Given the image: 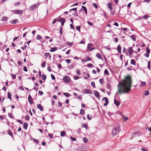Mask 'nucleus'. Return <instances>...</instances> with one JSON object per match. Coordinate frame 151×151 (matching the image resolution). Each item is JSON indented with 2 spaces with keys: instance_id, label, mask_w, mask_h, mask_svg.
<instances>
[{
  "instance_id": "nucleus-1",
  "label": "nucleus",
  "mask_w": 151,
  "mask_h": 151,
  "mask_svg": "<svg viewBox=\"0 0 151 151\" xmlns=\"http://www.w3.org/2000/svg\"><path fill=\"white\" fill-rule=\"evenodd\" d=\"M131 80L130 76H126L125 80L122 81V83L119 84V88L117 93L119 94L122 93H129L131 90Z\"/></svg>"
},
{
  "instance_id": "nucleus-2",
  "label": "nucleus",
  "mask_w": 151,
  "mask_h": 151,
  "mask_svg": "<svg viewBox=\"0 0 151 151\" xmlns=\"http://www.w3.org/2000/svg\"><path fill=\"white\" fill-rule=\"evenodd\" d=\"M83 92L84 93H88L90 94H92V92L89 89H85L83 90Z\"/></svg>"
},
{
  "instance_id": "nucleus-3",
  "label": "nucleus",
  "mask_w": 151,
  "mask_h": 151,
  "mask_svg": "<svg viewBox=\"0 0 151 151\" xmlns=\"http://www.w3.org/2000/svg\"><path fill=\"white\" fill-rule=\"evenodd\" d=\"M63 80L65 82H66V83L69 82L70 81V78L68 76L64 77Z\"/></svg>"
},
{
  "instance_id": "nucleus-4",
  "label": "nucleus",
  "mask_w": 151,
  "mask_h": 151,
  "mask_svg": "<svg viewBox=\"0 0 151 151\" xmlns=\"http://www.w3.org/2000/svg\"><path fill=\"white\" fill-rule=\"evenodd\" d=\"M14 13L19 14H22L23 12V11L19 10H14L13 11Z\"/></svg>"
},
{
  "instance_id": "nucleus-5",
  "label": "nucleus",
  "mask_w": 151,
  "mask_h": 151,
  "mask_svg": "<svg viewBox=\"0 0 151 151\" xmlns=\"http://www.w3.org/2000/svg\"><path fill=\"white\" fill-rule=\"evenodd\" d=\"M33 99L31 97L30 95H28V101L30 104H32L33 103Z\"/></svg>"
},
{
  "instance_id": "nucleus-6",
  "label": "nucleus",
  "mask_w": 151,
  "mask_h": 151,
  "mask_svg": "<svg viewBox=\"0 0 151 151\" xmlns=\"http://www.w3.org/2000/svg\"><path fill=\"white\" fill-rule=\"evenodd\" d=\"M109 8L111 11L113 9V7L112 6V4L111 3H108L107 4Z\"/></svg>"
},
{
  "instance_id": "nucleus-7",
  "label": "nucleus",
  "mask_w": 151,
  "mask_h": 151,
  "mask_svg": "<svg viewBox=\"0 0 151 151\" xmlns=\"http://www.w3.org/2000/svg\"><path fill=\"white\" fill-rule=\"evenodd\" d=\"M102 100H105L106 102L104 104V106H107L109 103L108 98L106 97H105Z\"/></svg>"
},
{
  "instance_id": "nucleus-8",
  "label": "nucleus",
  "mask_w": 151,
  "mask_h": 151,
  "mask_svg": "<svg viewBox=\"0 0 151 151\" xmlns=\"http://www.w3.org/2000/svg\"><path fill=\"white\" fill-rule=\"evenodd\" d=\"M91 60V59L89 57L87 56L86 58H84V59L82 60V62H86L88 61H90Z\"/></svg>"
},
{
  "instance_id": "nucleus-9",
  "label": "nucleus",
  "mask_w": 151,
  "mask_h": 151,
  "mask_svg": "<svg viewBox=\"0 0 151 151\" xmlns=\"http://www.w3.org/2000/svg\"><path fill=\"white\" fill-rule=\"evenodd\" d=\"M94 94L95 96H96L97 98H100V94L99 92L97 91H95L94 92Z\"/></svg>"
},
{
  "instance_id": "nucleus-10",
  "label": "nucleus",
  "mask_w": 151,
  "mask_h": 151,
  "mask_svg": "<svg viewBox=\"0 0 151 151\" xmlns=\"http://www.w3.org/2000/svg\"><path fill=\"white\" fill-rule=\"evenodd\" d=\"M37 7V5L35 4H33L30 7V9L31 10H33L35 9Z\"/></svg>"
},
{
  "instance_id": "nucleus-11",
  "label": "nucleus",
  "mask_w": 151,
  "mask_h": 151,
  "mask_svg": "<svg viewBox=\"0 0 151 151\" xmlns=\"http://www.w3.org/2000/svg\"><path fill=\"white\" fill-rule=\"evenodd\" d=\"M18 20L17 19H16L14 20H11L10 22V23L12 24H15L18 22Z\"/></svg>"
},
{
  "instance_id": "nucleus-12",
  "label": "nucleus",
  "mask_w": 151,
  "mask_h": 151,
  "mask_svg": "<svg viewBox=\"0 0 151 151\" xmlns=\"http://www.w3.org/2000/svg\"><path fill=\"white\" fill-rule=\"evenodd\" d=\"M37 108L40 109L41 111H42L43 110V107L40 104H38L37 106Z\"/></svg>"
},
{
  "instance_id": "nucleus-13",
  "label": "nucleus",
  "mask_w": 151,
  "mask_h": 151,
  "mask_svg": "<svg viewBox=\"0 0 151 151\" xmlns=\"http://www.w3.org/2000/svg\"><path fill=\"white\" fill-rule=\"evenodd\" d=\"M113 129L115 130L116 131L119 132L120 131V128L119 126H117V127H116L114 128Z\"/></svg>"
},
{
  "instance_id": "nucleus-14",
  "label": "nucleus",
  "mask_w": 151,
  "mask_h": 151,
  "mask_svg": "<svg viewBox=\"0 0 151 151\" xmlns=\"http://www.w3.org/2000/svg\"><path fill=\"white\" fill-rule=\"evenodd\" d=\"M114 103L115 105L117 106H118L120 104L119 101H118L116 99H114Z\"/></svg>"
},
{
  "instance_id": "nucleus-15",
  "label": "nucleus",
  "mask_w": 151,
  "mask_h": 151,
  "mask_svg": "<svg viewBox=\"0 0 151 151\" xmlns=\"http://www.w3.org/2000/svg\"><path fill=\"white\" fill-rule=\"evenodd\" d=\"M93 44L91 43H89L88 44V50L89 51V49H91V48L93 46Z\"/></svg>"
},
{
  "instance_id": "nucleus-16",
  "label": "nucleus",
  "mask_w": 151,
  "mask_h": 151,
  "mask_svg": "<svg viewBox=\"0 0 151 151\" xmlns=\"http://www.w3.org/2000/svg\"><path fill=\"white\" fill-rule=\"evenodd\" d=\"M96 56L99 59H102V56L101 54L99 53H98L96 55Z\"/></svg>"
},
{
  "instance_id": "nucleus-17",
  "label": "nucleus",
  "mask_w": 151,
  "mask_h": 151,
  "mask_svg": "<svg viewBox=\"0 0 151 151\" xmlns=\"http://www.w3.org/2000/svg\"><path fill=\"white\" fill-rule=\"evenodd\" d=\"M28 127V124L27 123L24 122L23 124V128L25 129H27Z\"/></svg>"
},
{
  "instance_id": "nucleus-18",
  "label": "nucleus",
  "mask_w": 151,
  "mask_h": 151,
  "mask_svg": "<svg viewBox=\"0 0 151 151\" xmlns=\"http://www.w3.org/2000/svg\"><path fill=\"white\" fill-rule=\"evenodd\" d=\"M8 20V18L6 17H3L1 18V20L3 21L6 22Z\"/></svg>"
},
{
  "instance_id": "nucleus-19",
  "label": "nucleus",
  "mask_w": 151,
  "mask_h": 151,
  "mask_svg": "<svg viewBox=\"0 0 151 151\" xmlns=\"http://www.w3.org/2000/svg\"><path fill=\"white\" fill-rule=\"evenodd\" d=\"M57 48L56 47H52L50 49V51L51 52H53L57 50Z\"/></svg>"
},
{
  "instance_id": "nucleus-20",
  "label": "nucleus",
  "mask_w": 151,
  "mask_h": 151,
  "mask_svg": "<svg viewBox=\"0 0 151 151\" xmlns=\"http://www.w3.org/2000/svg\"><path fill=\"white\" fill-rule=\"evenodd\" d=\"M80 114L82 115H83L85 114V111L83 109H82L81 110Z\"/></svg>"
},
{
  "instance_id": "nucleus-21",
  "label": "nucleus",
  "mask_w": 151,
  "mask_h": 151,
  "mask_svg": "<svg viewBox=\"0 0 151 151\" xmlns=\"http://www.w3.org/2000/svg\"><path fill=\"white\" fill-rule=\"evenodd\" d=\"M117 50L119 53H121V46L120 45H119L117 47Z\"/></svg>"
},
{
  "instance_id": "nucleus-22",
  "label": "nucleus",
  "mask_w": 151,
  "mask_h": 151,
  "mask_svg": "<svg viewBox=\"0 0 151 151\" xmlns=\"http://www.w3.org/2000/svg\"><path fill=\"white\" fill-rule=\"evenodd\" d=\"M127 50L128 52H134V51L132 50V47H129L128 49Z\"/></svg>"
},
{
  "instance_id": "nucleus-23",
  "label": "nucleus",
  "mask_w": 151,
  "mask_h": 151,
  "mask_svg": "<svg viewBox=\"0 0 151 151\" xmlns=\"http://www.w3.org/2000/svg\"><path fill=\"white\" fill-rule=\"evenodd\" d=\"M131 37L134 41H135L136 40V38L134 35L131 36Z\"/></svg>"
},
{
  "instance_id": "nucleus-24",
  "label": "nucleus",
  "mask_w": 151,
  "mask_h": 151,
  "mask_svg": "<svg viewBox=\"0 0 151 151\" xmlns=\"http://www.w3.org/2000/svg\"><path fill=\"white\" fill-rule=\"evenodd\" d=\"M45 57H48L49 56V57L50 58H51V55H50V53L49 52H46L45 53Z\"/></svg>"
},
{
  "instance_id": "nucleus-25",
  "label": "nucleus",
  "mask_w": 151,
  "mask_h": 151,
  "mask_svg": "<svg viewBox=\"0 0 151 151\" xmlns=\"http://www.w3.org/2000/svg\"><path fill=\"white\" fill-rule=\"evenodd\" d=\"M66 133L64 131H61L60 132V136L62 137H64L65 136Z\"/></svg>"
},
{
  "instance_id": "nucleus-26",
  "label": "nucleus",
  "mask_w": 151,
  "mask_h": 151,
  "mask_svg": "<svg viewBox=\"0 0 151 151\" xmlns=\"http://www.w3.org/2000/svg\"><path fill=\"white\" fill-rule=\"evenodd\" d=\"M8 98L11 101L12 100V99H11V96L12 95L9 92H8Z\"/></svg>"
},
{
  "instance_id": "nucleus-27",
  "label": "nucleus",
  "mask_w": 151,
  "mask_h": 151,
  "mask_svg": "<svg viewBox=\"0 0 151 151\" xmlns=\"http://www.w3.org/2000/svg\"><path fill=\"white\" fill-rule=\"evenodd\" d=\"M8 134L10 135L12 137H13V135L12 134V133L10 130H9V131L8 132Z\"/></svg>"
},
{
  "instance_id": "nucleus-28",
  "label": "nucleus",
  "mask_w": 151,
  "mask_h": 151,
  "mask_svg": "<svg viewBox=\"0 0 151 151\" xmlns=\"http://www.w3.org/2000/svg\"><path fill=\"white\" fill-rule=\"evenodd\" d=\"M118 133L114 129H113L112 131V133L113 135H115L117 134Z\"/></svg>"
},
{
  "instance_id": "nucleus-29",
  "label": "nucleus",
  "mask_w": 151,
  "mask_h": 151,
  "mask_svg": "<svg viewBox=\"0 0 151 151\" xmlns=\"http://www.w3.org/2000/svg\"><path fill=\"white\" fill-rule=\"evenodd\" d=\"M65 19L63 18V19H62V20L61 21V24L62 26H63L64 25L65 22Z\"/></svg>"
},
{
  "instance_id": "nucleus-30",
  "label": "nucleus",
  "mask_w": 151,
  "mask_h": 151,
  "mask_svg": "<svg viewBox=\"0 0 151 151\" xmlns=\"http://www.w3.org/2000/svg\"><path fill=\"white\" fill-rule=\"evenodd\" d=\"M131 64L133 65H135V61L133 59H132L131 60Z\"/></svg>"
},
{
  "instance_id": "nucleus-31",
  "label": "nucleus",
  "mask_w": 151,
  "mask_h": 151,
  "mask_svg": "<svg viewBox=\"0 0 151 151\" xmlns=\"http://www.w3.org/2000/svg\"><path fill=\"white\" fill-rule=\"evenodd\" d=\"M83 127H84L86 129H87L88 128V126L87 124H83Z\"/></svg>"
},
{
  "instance_id": "nucleus-32",
  "label": "nucleus",
  "mask_w": 151,
  "mask_h": 151,
  "mask_svg": "<svg viewBox=\"0 0 151 151\" xmlns=\"http://www.w3.org/2000/svg\"><path fill=\"white\" fill-rule=\"evenodd\" d=\"M76 73L77 75H81V73L80 72V70L79 69H77V71H76Z\"/></svg>"
},
{
  "instance_id": "nucleus-33",
  "label": "nucleus",
  "mask_w": 151,
  "mask_h": 151,
  "mask_svg": "<svg viewBox=\"0 0 151 151\" xmlns=\"http://www.w3.org/2000/svg\"><path fill=\"white\" fill-rule=\"evenodd\" d=\"M36 38L37 39L39 40H41L42 39V37L39 35H37L36 37Z\"/></svg>"
},
{
  "instance_id": "nucleus-34",
  "label": "nucleus",
  "mask_w": 151,
  "mask_h": 151,
  "mask_svg": "<svg viewBox=\"0 0 151 151\" xmlns=\"http://www.w3.org/2000/svg\"><path fill=\"white\" fill-rule=\"evenodd\" d=\"M46 77V76L45 74H43L42 76V78L44 80H45Z\"/></svg>"
},
{
  "instance_id": "nucleus-35",
  "label": "nucleus",
  "mask_w": 151,
  "mask_h": 151,
  "mask_svg": "<svg viewBox=\"0 0 151 151\" xmlns=\"http://www.w3.org/2000/svg\"><path fill=\"white\" fill-rule=\"evenodd\" d=\"M146 83L145 82H141V85L142 87L144 86L146 84Z\"/></svg>"
},
{
  "instance_id": "nucleus-36",
  "label": "nucleus",
  "mask_w": 151,
  "mask_h": 151,
  "mask_svg": "<svg viewBox=\"0 0 151 151\" xmlns=\"http://www.w3.org/2000/svg\"><path fill=\"white\" fill-rule=\"evenodd\" d=\"M46 65V62H44L41 64L42 67V68H44Z\"/></svg>"
},
{
  "instance_id": "nucleus-37",
  "label": "nucleus",
  "mask_w": 151,
  "mask_h": 151,
  "mask_svg": "<svg viewBox=\"0 0 151 151\" xmlns=\"http://www.w3.org/2000/svg\"><path fill=\"white\" fill-rule=\"evenodd\" d=\"M88 67L89 68H92L93 67V65L92 64H88L87 65Z\"/></svg>"
},
{
  "instance_id": "nucleus-38",
  "label": "nucleus",
  "mask_w": 151,
  "mask_h": 151,
  "mask_svg": "<svg viewBox=\"0 0 151 151\" xmlns=\"http://www.w3.org/2000/svg\"><path fill=\"white\" fill-rule=\"evenodd\" d=\"M99 82L102 85L104 83V80L103 79L101 78L99 80Z\"/></svg>"
},
{
  "instance_id": "nucleus-39",
  "label": "nucleus",
  "mask_w": 151,
  "mask_h": 151,
  "mask_svg": "<svg viewBox=\"0 0 151 151\" xmlns=\"http://www.w3.org/2000/svg\"><path fill=\"white\" fill-rule=\"evenodd\" d=\"M48 135L49 137L51 139H52L53 138V136L50 133H49L48 134Z\"/></svg>"
},
{
  "instance_id": "nucleus-40",
  "label": "nucleus",
  "mask_w": 151,
  "mask_h": 151,
  "mask_svg": "<svg viewBox=\"0 0 151 151\" xmlns=\"http://www.w3.org/2000/svg\"><path fill=\"white\" fill-rule=\"evenodd\" d=\"M92 116L91 115H89V114H88L87 115V117L88 119L91 120L92 118Z\"/></svg>"
},
{
  "instance_id": "nucleus-41",
  "label": "nucleus",
  "mask_w": 151,
  "mask_h": 151,
  "mask_svg": "<svg viewBox=\"0 0 151 151\" xmlns=\"http://www.w3.org/2000/svg\"><path fill=\"white\" fill-rule=\"evenodd\" d=\"M148 17V16L147 15H145L142 18L144 19H147Z\"/></svg>"
},
{
  "instance_id": "nucleus-42",
  "label": "nucleus",
  "mask_w": 151,
  "mask_h": 151,
  "mask_svg": "<svg viewBox=\"0 0 151 151\" xmlns=\"http://www.w3.org/2000/svg\"><path fill=\"white\" fill-rule=\"evenodd\" d=\"M79 78V77L77 76H75L74 77V79L75 80L78 79Z\"/></svg>"
},
{
  "instance_id": "nucleus-43",
  "label": "nucleus",
  "mask_w": 151,
  "mask_h": 151,
  "mask_svg": "<svg viewBox=\"0 0 151 151\" xmlns=\"http://www.w3.org/2000/svg\"><path fill=\"white\" fill-rule=\"evenodd\" d=\"M65 61L67 63H71V61L70 59H67L65 60Z\"/></svg>"
},
{
  "instance_id": "nucleus-44",
  "label": "nucleus",
  "mask_w": 151,
  "mask_h": 151,
  "mask_svg": "<svg viewBox=\"0 0 151 151\" xmlns=\"http://www.w3.org/2000/svg\"><path fill=\"white\" fill-rule=\"evenodd\" d=\"M11 76L12 78L13 79H15L16 77V76L15 75L11 74Z\"/></svg>"
},
{
  "instance_id": "nucleus-45",
  "label": "nucleus",
  "mask_w": 151,
  "mask_h": 151,
  "mask_svg": "<svg viewBox=\"0 0 151 151\" xmlns=\"http://www.w3.org/2000/svg\"><path fill=\"white\" fill-rule=\"evenodd\" d=\"M77 8H75L71 9L70 10L69 12H70V11H74L75 12H76L77 11Z\"/></svg>"
},
{
  "instance_id": "nucleus-46",
  "label": "nucleus",
  "mask_w": 151,
  "mask_h": 151,
  "mask_svg": "<svg viewBox=\"0 0 151 151\" xmlns=\"http://www.w3.org/2000/svg\"><path fill=\"white\" fill-rule=\"evenodd\" d=\"M83 140L84 142H88V139L86 137H84L83 138Z\"/></svg>"
},
{
  "instance_id": "nucleus-47",
  "label": "nucleus",
  "mask_w": 151,
  "mask_h": 151,
  "mask_svg": "<svg viewBox=\"0 0 151 151\" xmlns=\"http://www.w3.org/2000/svg\"><path fill=\"white\" fill-rule=\"evenodd\" d=\"M63 94L66 97H68L70 95V94L67 93H64Z\"/></svg>"
},
{
  "instance_id": "nucleus-48",
  "label": "nucleus",
  "mask_w": 151,
  "mask_h": 151,
  "mask_svg": "<svg viewBox=\"0 0 151 151\" xmlns=\"http://www.w3.org/2000/svg\"><path fill=\"white\" fill-rule=\"evenodd\" d=\"M92 6L96 9L98 7L97 4L95 3L93 4H92Z\"/></svg>"
},
{
  "instance_id": "nucleus-49",
  "label": "nucleus",
  "mask_w": 151,
  "mask_h": 151,
  "mask_svg": "<svg viewBox=\"0 0 151 151\" xmlns=\"http://www.w3.org/2000/svg\"><path fill=\"white\" fill-rule=\"evenodd\" d=\"M81 7L84 12L87 10V9L85 6H82Z\"/></svg>"
},
{
  "instance_id": "nucleus-50",
  "label": "nucleus",
  "mask_w": 151,
  "mask_h": 151,
  "mask_svg": "<svg viewBox=\"0 0 151 151\" xmlns=\"http://www.w3.org/2000/svg\"><path fill=\"white\" fill-rule=\"evenodd\" d=\"M21 3L20 2L18 1L17 2H16L14 4V5L16 6L17 5H19Z\"/></svg>"
},
{
  "instance_id": "nucleus-51",
  "label": "nucleus",
  "mask_w": 151,
  "mask_h": 151,
  "mask_svg": "<svg viewBox=\"0 0 151 151\" xmlns=\"http://www.w3.org/2000/svg\"><path fill=\"white\" fill-rule=\"evenodd\" d=\"M73 42L70 43V42H68L67 43V45H68L70 46H72L73 45Z\"/></svg>"
},
{
  "instance_id": "nucleus-52",
  "label": "nucleus",
  "mask_w": 151,
  "mask_h": 151,
  "mask_svg": "<svg viewBox=\"0 0 151 151\" xmlns=\"http://www.w3.org/2000/svg\"><path fill=\"white\" fill-rule=\"evenodd\" d=\"M91 85L93 88L95 87V84L94 82H92L91 83Z\"/></svg>"
},
{
  "instance_id": "nucleus-53",
  "label": "nucleus",
  "mask_w": 151,
  "mask_h": 151,
  "mask_svg": "<svg viewBox=\"0 0 151 151\" xmlns=\"http://www.w3.org/2000/svg\"><path fill=\"white\" fill-rule=\"evenodd\" d=\"M81 27L79 26H77L76 27V29L79 32L80 31Z\"/></svg>"
},
{
  "instance_id": "nucleus-54",
  "label": "nucleus",
  "mask_w": 151,
  "mask_h": 151,
  "mask_svg": "<svg viewBox=\"0 0 151 151\" xmlns=\"http://www.w3.org/2000/svg\"><path fill=\"white\" fill-rule=\"evenodd\" d=\"M146 52L148 53H150V50L148 48V47H147L146 48Z\"/></svg>"
},
{
  "instance_id": "nucleus-55",
  "label": "nucleus",
  "mask_w": 151,
  "mask_h": 151,
  "mask_svg": "<svg viewBox=\"0 0 151 151\" xmlns=\"http://www.w3.org/2000/svg\"><path fill=\"white\" fill-rule=\"evenodd\" d=\"M147 68L149 69L150 68V62L149 61L148 62V65L147 67Z\"/></svg>"
},
{
  "instance_id": "nucleus-56",
  "label": "nucleus",
  "mask_w": 151,
  "mask_h": 151,
  "mask_svg": "<svg viewBox=\"0 0 151 151\" xmlns=\"http://www.w3.org/2000/svg\"><path fill=\"white\" fill-rule=\"evenodd\" d=\"M51 78H52V79L53 80H55V76L54 75L52 74H51Z\"/></svg>"
},
{
  "instance_id": "nucleus-57",
  "label": "nucleus",
  "mask_w": 151,
  "mask_h": 151,
  "mask_svg": "<svg viewBox=\"0 0 151 151\" xmlns=\"http://www.w3.org/2000/svg\"><path fill=\"white\" fill-rule=\"evenodd\" d=\"M104 73L105 74H109L108 71L107 69H106V70H104Z\"/></svg>"
},
{
  "instance_id": "nucleus-58",
  "label": "nucleus",
  "mask_w": 151,
  "mask_h": 151,
  "mask_svg": "<svg viewBox=\"0 0 151 151\" xmlns=\"http://www.w3.org/2000/svg\"><path fill=\"white\" fill-rule=\"evenodd\" d=\"M73 15L75 16H78V13L76 12H75L73 13Z\"/></svg>"
},
{
  "instance_id": "nucleus-59",
  "label": "nucleus",
  "mask_w": 151,
  "mask_h": 151,
  "mask_svg": "<svg viewBox=\"0 0 151 151\" xmlns=\"http://www.w3.org/2000/svg\"><path fill=\"white\" fill-rule=\"evenodd\" d=\"M149 94V93L147 91H145V95L146 96H147Z\"/></svg>"
},
{
  "instance_id": "nucleus-60",
  "label": "nucleus",
  "mask_w": 151,
  "mask_h": 151,
  "mask_svg": "<svg viewBox=\"0 0 151 151\" xmlns=\"http://www.w3.org/2000/svg\"><path fill=\"white\" fill-rule=\"evenodd\" d=\"M38 93L40 95H43V92L41 91H39L38 92Z\"/></svg>"
},
{
  "instance_id": "nucleus-61",
  "label": "nucleus",
  "mask_w": 151,
  "mask_h": 151,
  "mask_svg": "<svg viewBox=\"0 0 151 151\" xmlns=\"http://www.w3.org/2000/svg\"><path fill=\"white\" fill-rule=\"evenodd\" d=\"M29 118H30L27 115H26L25 117V119L27 120H29Z\"/></svg>"
},
{
  "instance_id": "nucleus-62",
  "label": "nucleus",
  "mask_w": 151,
  "mask_h": 151,
  "mask_svg": "<svg viewBox=\"0 0 151 151\" xmlns=\"http://www.w3.org/2000/svg\"><path fill=\"white\" fill-rule=\"evenodd\" d=\"M110 86L109 83H107L106 85V88L108 89H110Z\"/></svg>"
},
{
  "instance_id": "nucleus-63",
  "label": "nucleus",
  "mask_w": 151,
  "mask_h": 151,
  "mask_svg": "<svg viewBox=\"0 0 151 151\" xmlns=\"http://www.w3.org/2000/svg\"><path fill=\"white\" fill-rule=\"evenodd\" d=\"M58 68H59V69H60V68H62V66L61 65V64L60 63L58 65Z\"/></svg>"
},
{
  "instance_id": "nucleus-64",
  "label": "nucleus",
  "mask_w": 151,
  "mask_h": 151,
  "mask_svg": "<svg viewBox=\"0 0 151 151\" xmlns=\"http://www.w3.org/2000/svg\"><path fill=\"white\" fill-rule=\"evenodd\" d=\"M141 150L142 151H147V149L145 147L142 148Z\"/></svg>"
}]
</instances>
